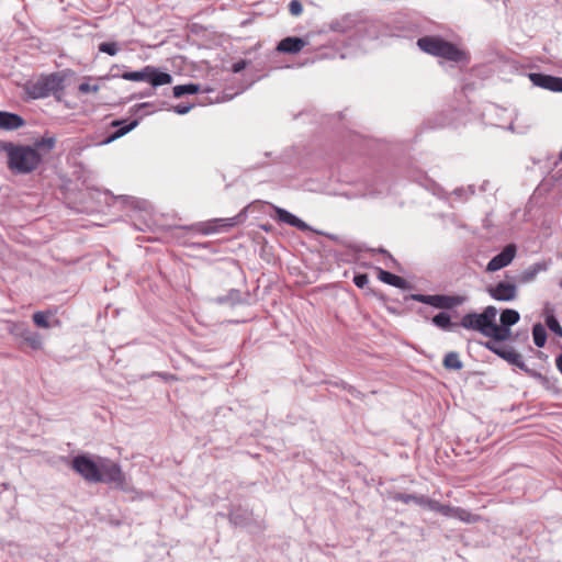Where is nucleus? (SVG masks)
<instances>
[{
	"label": "nucleus",
	"mask_w": 562,
	"mask_h": 562,
	"mask_svg": "<svg viewBox=\"0 0 562 562\" xmlns=\"http://www.w3.org/2000/svg\"><path fill=\"white\" fill-rule=\"evenodd\" d=\"M417 46L426 54L467 66L470 63L468 52L438 35H426L417 40Z\"/></svg>",
	"instance_id": "nucleus-1"
},
{
	"label": "nucleus",
	"mask_w": 562,
	"mask_h": 562,
	"mask_svg": "<svg viewBox=\"0 0 562 562\" xmlns=\"http://www.w3.org/2000/svg\"><path fill=\"white\" fill-rule=\"evenodd\" d=\"M2 150L8 156V167L14 175H27L42 164V157L30 145L2 143Z\"/></svg>",
	"instance_id": "nucleus-2"
},
{
	"label": "nucleus",
	"mask_w": 562,
	"mask_h": 562,
	"mask_svg": "<svg viewBox=\"0 0 562 562\" xmlns=\"http://www.w3.org/2000/svg\"><path fill=\"white\" fill-rule=\"evenodd\" d=\"M65 89V76L61 72H52L42 75L36 79L29 80L24 90L31 99H44L53 94L57 100L58 95Z\"/></svg>",
	"instance_id": "nucleus-3"
},
{
	"label": "nucleus",
	"mask_w": 562,
	"mask_h": 562,
	"mask_svg": "<svg viewBox=\"0 0 562 562\" xmlns=\"http://www.w3.org/2000/svg\"><path fill=\"white\" fill-rule=\"evenodd\" d=\"M482 346H484V348H486L501 359L505 360L509 364L520 369L530 378L536 379L543 387H550V379L543 375L542 373L528 368L522 359V356L516 350H514L512 347L497 346L492 341H484L482 342Z\"/></svg>",
	"instance_id": "nucleus-4"
},
{
	"label": "nucleus",
	"mask_w": 562,
	"mask_h": 562,
	"mask_svg": "<svg viewBox=\"0 0 562 562\" xmlns=\"http://www.w3.org/2000/svg\"><path fill=\"white\" fill-rule=\"evenodd\" d=\"M497 312L495 306L488 305L481 313L470 312L464 314L459 325L464 329L475 330L487 337Z\"/></svg>",
	"instance_id": "nucleus-5"
},
{
	"label": "nucleus",
	"mask_w": 562,
	"mask_h": 562,
	"mask_svg": "<svg viewBox=\"0 0 562 562\" xmlns=\"http://www.w3.org/2000/svg\"><path fill=\"white\" fill-rule=\"evenodd\" d=\"M121 78L128 81H145L153 88L170 85L172 82V76L169 72L150 65L145 66L140 70L124 71Z\"/></svg>",
	"instance_id": "nucleus-6"
},
{
	"label": "nucleus",
	"mask_w": 562,
	"mask_h": 562,
	"mask_svg": "<svg viewBox=\"0 0 562 562\" xmlns=\"http://www.w3.org/2000/svg\"><path fill=\"white\" fill-rule=\"evenodd\" d=\"M409 299L426 305H430L441 311H449L457 306L463 305L468 301L465 295H448V294H411Z\"/></svg>",
	"instance_id": "nucleus-7"
},
{
	"label": "nucleus",
	"mask_w": 562,
	"mask_h": 562,
	"mask_svg": "<svg viewBox=\"0 0 562 562\" xmlns=\"http://www.w3.org/2000/svg\"><path fill=\"white\" fill-rule=\"evenodd\" d=\"M71 469L89 483L101 482L100 463H97L89 454L80 453L71 459Z\"/></svg>",
	"instance_id": "nucleus-8"
},
{
	"label": "nucleus",
	"mask_w": 562,
	"mask_h": 562,
	"mask_svg": "<svg viewBox=\"0 0 562 562\" xmlns=\"http://www.w3.org/2000/svg\"><path fill=\"white\" fill-rule=\"evenodd\" d=\"M100 483L114 484L115 487L124 488L125 475L119 463L110 459L100 460Z\"/></svg>",
	"instance_id": "nucleus-9"
},
{
	"label": "nucleus",
	"mask_w": 562,
	"mask_h": 562,
	"mask_svg": "<svg viewBox=\"0 0 562 562\" xmlns=\"http://www.w3.org/2000/svg\"><path fill=\"white\" fill-rule=\"evenodd\" d=\"M247 217V207L241 210L236 216L229 218H216L212 222L201 224L200 232L210 235L218 231H227L236 225L241 224Z\"/></svg>",
	"instance_id": "nucleus-10"
},
{
	"label": "nucleus",
	"mask_w": 562,
	"mask_h": 562,
	"mask_svg": "<svg viewBox=\"0 0 562 562\" xmlns=\"http://www.w3.org/2000/svg\"><path fill=\"white\" fill-rule=\"evenodd\" d=\"M486 292L492 299L501 302H510L517 297L516 284L507 281H499L495 285H488Z\"/></svg>",
	"instance_id": "nucleus-11"
},
{
	"label": "nucleus",
	"mask_w": 562,
	"mask_h": 562,
	"mask_svg": "<svg viewBox=\"0 0 562 562\" xmlns=\"http://www.w3.org/2000/svg\"><path fill=\"white\" fill-rule=\"evenodd\" d=\"M517 247L515 244L506 245L501 252L494 256L486 266L487 272H495L507 267L515 258Z\"/></svg>",
	"instance_id": "nucleus-12"
},
{
	"label": "nucleus",
	"mask_w": 562,
	"mask_h": 562,
	"mask_svg": "<svg viewBox=\"0 0 562 562\" xmlns=\"http://www.w3.org/2000/svg\"><path fill=\"white\" fill-rule=\"evenodd\" d=\"M528 78L536 87L553 92H562V77H555L543 72H530L528 74Z\"/></svg>",
	"instance_id": "nucleus-13"
},
{
	"label": "nucleus",
	"mask_w": 562,
	"mask_h": 562,
	"mask_svg": "<svg viewBox=\"0 0 562 562\" xmlns=\"http://www.w3.org/2000/svg\"><path fill=\"white\" fill-rule=\"evenodd\" d=\"M425 507H428L429 509H431L434 512H438L445 516L453 515L463 521H470L471 514L468 513L467 510L461 509V508H453V507H450L449 505H442L439 502L430 499V498H428V503H426Z\"/></svg>",
	"instance_id": "nucleus-14"
},
{
	"label": "nucleus",
	"mask_w": 562,
	"mask_h": 562,
	"mask_svg": "<svg viewBox=\"0 0 562 562\" xmlns=\"http://www.w3.org/2000/svg\"><path fill=\"white\" fill-rule=\"evenodd\" d=\"M276 218L302 232L311 231V226L285 209L274 206Z\"/></svg>",
	"instance_id": "nucleus-15"
},
{
	"label": "nucleus",
	"mask_w": 562,
	"mask_h": 562,
	"mask_svg": "<svg viewBox=\"0 0 562 562\" xmlns=\"http://www.w3.org/2000/svg\"><path fill=\"white\" fill-rule=\"evenodd\" d=\"M217 305L235 307L247 303V297L237 289H231L226 294L218 295L212 300Z\"/></svg>",
	"instance_id": "nucleus-16"
},
{
	"label": "nucleus",
	"mask_w": 562,
	"mask_h": 562,
	"mask_svg": "<svg viewBox=\"0 0 562 562\" xmlns=\"http://www.w3.org/2000/svg\"><path fill=\"white\" fill-rule=\"evenodd\" d=\"M306 45V42L297 36H288L278 43L277 49L285 54H297Z\"/></svg>",
	"instance_id": "nucleus-17"
},
{
	"label": "nucleus",
	"mask_w": 562,
	"mask_h": 562,
	"mask_svg": "<svg viewBox=\"0 0 562 562\" xmlns=\"http://www.w3.org/2000/svg\"><path fill=\"white\" fill-rule=\"evenodd\" d=\"M229 522L235 527H247L252 521V513L243 507H235L228 515Z\"/></svg>",
	"instance_id": "nucleus-18"
},
{
	"label": "nucleus",
	"mask_w": 562,
	"mask_h": 562,
	"mask_svg": "<svg viewBox=\"0 0 562 562\" xmlns=\"http://www.w3.org/2000/svg\"><path fill=\"white\" fill-rule=\"evenodd\" d=\"M138 124H139L138 119H134L131 121H126V120L114 121L112 123V125L117 126L119 128L111 136H109L104 143H110L116 138L124 136L128 132L133 131Z\"/></svg>",
	"instance_id": "nucleus-19"
},
{
	"label": "nucleus",
	"mask_w": 562,
	"mask_h": 562,
	"mask_svg": "<svg viewBox=\"0 0 562 562\" xmlns=\"http://www.w3.org/2000/svg\"><path fill=\"white\" fill-rule=\"evenodd\" d=\"M510 328L512 327H504L501 324L497 325L496 318H495L487 337L491 338L490 341L499 346L498 342H503V341H506L512 338V329Z\"/></svg>",
	"instance_id": "nucleus-20"
},
{
	"label": "nucleus",
	"mask_w": 562,
	"mask_h": 562,
	"mask_svg": "<svg viewBox=\"0 0 562 562\" xmlns=\"http://www.w3.org/2000/svg\"><path fill=\"white\" fill-rule=\"evenodd\" d=\"M20 348H30L32 350H41L43 348V337L40 333L27 329L24 337L19 341Z\"/></svg>",
	"instance_id": "nucleus-21"
},
{
	"label": "nucleus",
	"mask_w": 562,
	"mask_h": 562,
	"mask_svg": "<svg viewBox=\"0 0 562 562\" xmlns=\"http://www.w3.org/2000/svg\"><path fill=\"white\" fill-rule=\"evenodd\" d=\"M431 323L443 331H452L456 327L460 326L459 323L452 322L451 315L447 311H441L432 316Z\"/></svg>",
	"instance_id": "nucleus-22"
},
{
	"label": "nucleus",
	"mask_w": 562,
	"mask_h": 562,
	"mask_svg": "<svg viewBox=\"0 0 562 562\" xmlns=\"http://www.w3.org/2000/svg\"><path fill=\"white\" fill-rule=\"evenodd\" d=\"M56 145V138L53 135H48L47 133L42 136L40 139H36L33 145H30L40 154L42 159L45 155L49 154Z\"/></svg>",
	"instance_id": "nucleus-23"
},
{
	"label": "nucleus",
	"mask_w": 562,
	"mask_h": 562,
	"mask_svg": "<svg viewBox=\"0 0 562 562\" xmlns=\"http://www.w3.org/2000/svg\"><path fill=\"white\" fill-rule=\"evenodd\" d=\"M25 124V120L21 115L2 111V131H15Z\"/></svg>",
	"instance_id": "nucleus-24"
},
{
	"label": "nucleus",
	"mask_w": 562,
	"mask_h": 562,
	"mask_svg": "<svg viewBox=\"0 0 562 562\" xmlns=\"http://www.w3.org/2000/svg\"><path fill=\"white\" fill-rule=\"evenodd\" d=\"M34 324L40 328H50L53 323L59 325V321L55 318L52 311H38L32 316Z\"/></svg>",
	"instance_id": "nucleus-25"
},
{
	"label": "nucleus",
	"mask_w": 562,
	"mask_h": 562,
	"mask_svg": "<svg viewBox=\"0 0 562 562\" xmlns=\"http://www.w3.org/2000/svg\"><path fill=\"white\" fill-rule=\"evenodd\" d=\"M378 278L380 281L398 289H407L409 286L408 282L404 278L381 268H379Z\"/></svg>",
	"instance_id": "nucleus-26"
},
{
	"label": "nucleus",
	"mask_w": 562,
	"mask_h": 562,
	"mask_svg": "<svg viewBox=\"0 0 562 562\" xmlns=\"http://www.w3.org/2000/svg\"><path fill=\"white\" fill-rule=\"evenodd\" d=\"M543 314L547 327L557 336L562 338V326L560 325L558 318L555 317L554 310L550 305V303L546 304Z\"/></svg>",
	"instance_id": "nucleus-27"
},
{
	"label": "nucleus",
	"mask_w": 562,
	"mask_h": 562,
	"mask_svg": "<svg viewBox=\"0 0 562 562\" xmlns=\"http://www.w3.org/2000/svg\"><path fill=\"white\" fill-rule=\"evenodd\" d=\"M391 499L395 502H401L403 504L414 503L418 506L425 507L426 503H428V497L425 495H416V494H407V493H394L391 496Z\"/></svg>",
	"instance_id": "nucleus-28"
},
{
	"label": "nucleus",
	"mask_w": 562,
	"mask_h": 562,
	"mask_svg": "<svg viewBox=\"0 0 562 562\" xmlns=\"http://www.w3.org/2000/svg\"><path fill=\"white\" fill-rule=\"evenodd\" d=\"M547 269V266L546 263H542V262H537V263H533L531 265L530 267H528L527 269H525L520 274H519V282L521 283H528V282H531L535 280V278L537 277V274L541 271H544Z\"/></svg>",
	"instance_id": "nucleus-29"
},
{
	"label": "nucleus",
	"mask_w": 562,
	"mask_h": 562,
	"mask_svg": "<svg viewBox=\"0 0 562 562\" xmlns=\"http://www.w3.org/2000/svg\"><path fill=\"white\" fill-rule=\"evenodd\" d=\"M30 327L25 323L5 322L4 329L14 337L16 344L22 340Z\"/></svg>",
	"instance_id": "nucleus-30"
},
{
	"label": "nucleus",
	"mask_w": 562,
	"mask_h": 562,
	"mask_svg": "<svg viewBox=\"0 0 562 562\" xmlns=\"http://www.w3.org/2000/svg\"><path fill=\"white\" fill-rule=\"evenodd\" d=\"M519 319L520 314L518 313V311L513 308H505L501 313L499 324L503 325L504 327H512L515 324H517Z\"/></svg>",
	"instance_id": "nucleus-31"
},
{
	"label": "nucleus",
	"mask_w": 562,
	"mask_h": 562,
	"mask_svg": "<svg viewBox=\"0 0 562 562\" xmlns=\"http://www.w3.org/2000/svg\"><path fill=\"white\" fill-rule=\"evenodd\" d=\"M442 366L447 370H461L463 368V362L457 351H449L442 360Z\"/></svg>",
	"instance_id": "nucleus-32"
},
{
	"label": "nucleus",
	"mask_w": 562,
	"mask_h": 562,
	"mask_svg": "<svg viewBox=\"0 0 562 562\" xmlns=\"http://www.w3.org/2000/svg\"><path fill=\"white\" fill-rule=\"evenodd\" d=\"M175 98H181L186 94H195L200 92V85L198 83H187V85H178L172 89Z\"/></svg>",
	"instance_id": "nucleus-33"
},
{
	"label": "nucleus",
	"mask_w": 562,
	"mask_h": 562,
	"mask_svg": "<svg viewBox=\"0 0 562 562\" xmlns=\"http://www.w3.org/2000/svg\"><path fill=\"white\" fill-rule=\"evenodd\" d=\"M355 20L350 15L344 16L341 20L334 21L330 29L335 32L346 33L352 29Z\"/></svg>",
	"instance_id": "nucleus-34"
},
{
	"label": "nucleus",
	"mask_w": 562,
	"mask_h": 562,
	"mask_svg": "<svg viewBox=\"0 0 562 562\" xmlns=\"http://www.w3.org/2000/svg\"><path fill=\"white\" fill-rule=\"evenodd\" d=\"M533 342L537 347L542 348L547 342V331L542 324L537 323L532 327Z\"/></svg>",
	"instance_id": "nucleus-35"
},
{
	"label": "nucleus",
	"mask_w": 562,
	"mask_h": 562,
	"mask_svg": "<svg viewBox=\"0 0 562 562\" xmlns=\"http://www.w3.org/2000/svg\"><path fill=\"white\" fill-rule=\"evenodd\" d=\"M98 48L101 53H105L110 56H114L119 52V46L115 42H102L101 44H99Z\"/></svg>",
	"instance_id": "nucleus-36"
},
{
	"label": "nucleus",
	"mask_w": 562,
	"mask_h": 562,
	"mask_svg": "<svg viewBox=\"0 0 562 562\" xmlns=\"http://www.w3.org/2000/svg\"><path fill=\"white\" fill-rule=\"evenodd\" d=\"M352 281L356 286L363 290L369 284V277L367 273H356Z\"/></svg>",
	"instance_id": "nucleus-37"
},
{
	"label": "nucleus",
	"mask_w": 562,
	"mask_h": 562,
	"mask_svg": "<svg viewBox=\"0 0 562 562\" xmlns=\"http://www.w3.org/2000/svg\"><path fill=\"white\" fill-rule=\"evenodd\" d=\"M289 11L292 15L297 16L303 12V5L300 0H291Z\"/></svg>",
	"instance_id": "nucleus-38"
},
{
	"label": "nucleus",
	"mask_w": 562,
	"mask_h": 562,
	"mask_svg": "<svg viewBox=\"0 0 562 562\" xmlns=\"http://www.w3.org/2000/svg\"><path fill=\"white\" fill-rule=\"evenodd\" d=\"M100 89V87L98 85H89L88 82H81L78 87V90L81 92V93H90V92H98Z\"/></svg>",
	"instance_id": "nucleus-39"
},
{
	"label": "nucleus",
	"mask_w": 562,
	"mask_h": 562,
	"mask_svg": "<svg viewBox=\"0 0 562 562\" xmlns=\"http://www.w3.org/2000/svg\"><path fill=\"white\" fill-rule=\"evenodd\" d=\"M191 109H192V104H184V103H180V104L171 108V110L179 115L187 114Z\"/></svg>",
	"instance_id": "nucleus-40"
},
{
	"label": "nucleus",
	"mask_w": 562,
	"mask_h": 562,
	"mask_svg": "<svg viewBox=\"0 0 562 562\" xmlns=\"http://www.w3.org/2000/svg\"><path fill=\"white\" fill-rule=\"evenodd\" d=\"M247 64H248L247 60L240 59V60H238V61L233 64L232 71L234 74H238V72L243 71L247 67Z\"/></svg>",
	"instance_id": "nucleus-41"
},
{
	"label": "nucleus",
	"mask_w": 562,
	"mask_h": 562,
	"mask_svg": "<svg viewBox=\"0 0 562 562\" xmlns=\"http://www.w3.org/2000/svg\"><path fill=\"white\" fill-rule=\"evenodd\" d=\"M121 67H125V66H119V65H113L110 69V72L104 77L105 79H111V78H121V75L122 74H119L117 71L115 70H120Z\"/></svg>",
	"instance_id": "nucleus-42"
},
{
	"label": "nucleus",
	"mask_w": 562,
	"mask_h": 562,
	"mask_svg": "<svg viewBox=\"0 0 562 562\" xmlns=\"http://www.w3.org/2000/svg\"><path fill=\"white\" fill-rule=\"evenodd\" d=\"M341 386L348 391L350 395L353 397H360L361 393L352 385L347 384L346 382H341Z\"/></svg>",
	"instance_id": "nucleus-43"
},
{
	"label": "nucleus",
	"mask_w": 562,
	"mask_h": 562,
	"mask_svg": "<svg viewBox=\"0 0 562 562\" xmlns=\"http://www.w3.org/2000/svg\"><path fill=\"white\" fill-rule=\"evenodd\" d=\"M154 89H155V88H153V87L150 86V88H148V89H146V90H144V91L139 92L138 94H134V95L132 97V99H134V98H149V97H153V95H154Z\"/></svg>",
	"instance_id": "nucleus-44"
},
{
	"label": "nucleus",
	"mask_w": 562,
	"mask_h": 562,
	"mask_svg": "<svg viewBox=\"0 0 562 562\" xmlns=\"http://www.w3.org/2000/svg\"><path fill=\"white\" fill-rule=\"evenodd\" d=\"M151 105H153V103H150V102L138 103V104H136V105H134V106L132 108V111H133L134 113H137L139 110H142V109H148V108H150Z\"/></svg>",
	"instance_id": "nucleus-45"
},
{
	"label": "nucleus",
	"mask_w": 562,
	"mask_h": 562,
	"mask_svg": "<svg viewBox=\"0 0 562 562\" xmlns=\"http://www.w3.org/2000/svg\"><path fill=\"white\" fill-rule=\"evenodd\" d=\"M555 366H557V369L561 372L562 374V353H560L559 356H557L555 358Z\"/></svg>",
	"instance_id": "nucleus-46"
},
{
	"label": "nucleus",
	"mask_w": 562,
	"mask_h": 562,
	"mask_svg": "<svg viewBox=\"0 0 562 562\" xmlns=\"http://www.w3.org/2000/svg\"><path fill=\"white\" fill-rule=\"evenodd\" d=\"M318 234L321 235H325L327 236L329 239L334 240V241H337L338 240V236L336 235H333V234H326V233H323V232H317Z\"/></svg>",
	"instance_id": "nucleus-47"
},
{
	"label": "nucleus",
	"mask_w": 562,
	"mask_h": 562,
	"mask_svg": "<svg viewBox=\"0 0 562 562\" xmlns=\"http://www.w3.org/2000/svg\"><path fill=\"white\" fill-rule=\"evenodd\" d=\"M378 251H379L380 254H384V255H386V256H387L392 261H394V258H393V257L391 256V254H390L387 250H385L384 248H379V249H378Z\"/></svg>",
	"instance_id": "nucleus-48"
},
{
	"label": "nucleus",
	"mask_w": 562,
	"mask_h": 562,
	"mask_svg": "<svg viewBox=\"0 0 562 562\" xmlns=\"http://www.w3.org/2000/svg\"><path fill=\"white\" fill-rule=\"evenodd\" d=\"M559 159L562 160V150L559 154Z\"/></svg>",
	"instance_id": "nucleus-49"
},
{
	"label": "nucleus",
	"mask_w": 562,
	"mask_h": 562,
	"mask_svg": "<svg viewBox=\"0 0 562 562\" xmlns=\"http://www.w3.org/2000/svg\"><path fill=\"white\" fill-rule=\"evenodd\" d=\"M560 288L562 289V280L559 282Z\"/></svg>",
	"instance_id": "nucleus-50"
}]
</instances>
